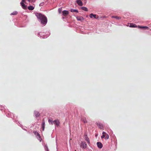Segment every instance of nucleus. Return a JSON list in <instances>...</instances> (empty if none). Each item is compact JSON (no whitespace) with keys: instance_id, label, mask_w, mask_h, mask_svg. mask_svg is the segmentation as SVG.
<instances>
[{"instance_id":"9","label":"nucleus","mask_w":151,"mask_h":151,"mask_svg":"<svg viewBox=\"0 0 151 151\" xmlns=\"http://www.w3.org/2000/svg\"><path fill=\"white\" fill-rule=\"evenodd\" d=\"M89 17L90 18H92L93 17L95 19H97L99 18V17L98 16H97L95 14H94L93 13H91L89 15Z\"/></svg>"},{"instance_id":"24","label":"nucleus","mask_w":151,"mask_h":151,"mask_svg":"<svg viewBox=\"0 0 151 151\" xmlns=\"http://www.w3.org/2000/svg\"><path fill=\"white\" fill-rule=\"evenodd\" d=\"M81 9L82 10L85 11H88V9L86 7H82L81 8Z\"/></svg>"},{"instance_id":"17","label":"nucleus","mask_w":151,"mask_h":151,"mask_svg":"<svg viewBox=\"0 0 151 151\" xmlns=\"http://www.w3.org/2000/svg\"><path fill=\"white\" fill-rule=\"evenodd\" d=\"M60 124V122L58 120L56 119L54 120V124L55 125H56L57 126H59Z\"/></svg>"},{"instance_id":"28","label":"nucleus","mask_w":151,"mask_h":151,"mask_svg":"<svg viewBox=\"0 0 151 151\" xmlns=\"http://www.w3.org/2000/svg\"><path fill=\"white\" fill-rule=\"evenodd\" d=\"M109 135L107 134H106L105 135V138L106 139H109Z\"/></svg>"},{"instance_id":"13","label":"nucleus","mask_w":151,"mask_h":151,"mask_svg":"<svg viewBox=\"0 0 151 151\" xmlns=\"http://www.w3.org/2000/svg\"><path fill=\"white\" fill-rule=\"evenodd\" d=\"M20 4L22 7V8L24 9H26L27 8V5H25L22 2H21L20 3Z\"/></svg>"},{"instance_id":"4","label":"nucleus","mask_w":151,"mask_h":151,"mask_svg":"<svg viewBox=\"0 0 151 151\" xmlns=\"http://www.w3.org/2000/svg\"><path fill=\"white\" fill-rule=\"evenodd\" d=\"M5 114L6 116L12 118V116L14 117V114L12 113H10L8 111H5Z\"/></svg>"},{"instance_id":"1","label":"nucleus","mask_w":151,"mask_h":151,"mask_svg":"<svg viewBox=\"0 0 151 151\" xmlns=\"http://www.w3.org/2000/svg\"><path fill=\"white\" fill-rule=\"evenodd\" d=\"M35 15L39 22L44 26H45L47 22V17L44 15L39 13H36Z\"/></svg>"},{"instance_id":"3","label":"nucleus","mask_w":151,"mask_h":151,"mask_svg":"<svg viewBox=\"0 0 151 151\" xmlns=\"http://www.w3.org/2000/svg\"><path fill=\"white\" fill-rule=\"evenodd\" d=\"M33 133L36 137L39 140L40 142H41L42 140V139L41 138L40 134L36 131H34Z\"/></svg>"},{"instance_id":"37","label":"nucleus","mask_w":151,"mask_h":151,"mask_svg":"<svg viewBox=\"0 0 151 151\" xmlns=\"http://www.w3.org/2000/svg\"><path fill=\"white\" fill-rule=\"evenodd\" d=\"M27 1H28L29 2H31V0H27Z\"/></svg>"},{"instance_id":"33","label":"nucleus","mask_w":151,"mask_h":151,"mask_svg":"<svg viewBox=\"0 0 151 151\" xmlns=\"http://www.w3.org/2000/svg\"><path fill=\"white\" fill-rule=\"evenodd\" d=\"M114 143H115V146L116 147V146H117V142L116 141L115 142H114Z\"/></svg>"},{"instance_id":"38","label":"nucleus","mask_w":151,"mask_h":151,"mask_svg":"<svg viewBox=\"0 0 151 151\" xmlns=\"http://www.w3.org/2000/svg\"><path fill=\"white\" fill-rule=\"evenodd\" d=\"M63 19H65V18H64V17H63Z\"/></svg>"},{"instance_id":"27","label":"nucleus","mask_w":151,"mask_h":151,"mask_svg":"<svg viewBox=\"0 0 151 151\" xmlns=\"http://www.w3.org/2000/svg\"><path fill=\"white\" fill-rule=\"evenodd\" d=\"M44 148L45 151H49L48 147L47 145H45L44 147Z\"/></svg>"},{"instance_id":"7","label":"nucleus","mask_w":151,"mask_h":151,"mask_svg":"<svg viewBox=\"0 0 151 151\" xmlns=\"http://www.w3.org/2000/svg\"><path fill=\"white\" fill-rule=\"evenodd\" d=\"M76 17L78 21H81V22H83L84 20V18L82 16H77Z\"/></svg>"},{"instance_id":"2","label":"nucleus","mask_w":151,"mask_h":151,"mask_svg":"<svg viewBox=\"0 0 151 151\" xmlns=\"http://www.w3.org/2000/svg\"><path fill=\"white\" fill-rule=\"evenodd\" d=\"M50 34V33L49 32L46 33L40 32L37 33V35L41 38L45 39Z\"/></svg>"},{"instance_id":"6","label":"nucleus","mask_w":151,"mask_h":151,"mask_svg":"<svg viewBox=\"0 0 151 151\" xmlns=\"http://www.w3.org/2000/svg\"><path fill=\"white\" fill-rule=\"evenodd\" d=\"M81 147L83 149L86 148L87 145L86 143L84 142H82L81 145Z\"/></svg>"},{"instance_id":"36","label":"nucleus","mask_w":151,"mask_h":151,"mask_svg":"<svg viewBox=\"0 0 151 151\" xmlns=\"http://www.w3.org/2000/svg\"><path fill=\"white\" fill-rule=\"evenodd\" d=\"M2 108V106L0 105V110H2V109L1 108Z\"/></svg>"},{"instance_id":"34","label":"nucleus","mask_w":151,"mask_h":151,"mask_svg":"<svg viewBox=\"0 0 151 151\" xmlns=\"http://www.w3.org/2000/svg\"><path fill=\"white\" fill-rule=\"evenodd\" d=\"M102 134L105 135V134H106V133L105 132H103Z\"/></svg>"},{"instance_id":"14","label":"nucleus","mask_w":151,"mask_h":151,"mask_svg":"<svg viewBox=\"0 0 151 151\" xmlns=\"http://www.w3.org/2000/svg\"><path fill=\"white\" fill-rule=\"evenodd\" d=\"M85 139L86 141L87 142L88 144H89L90 143V141L89 138L87 136V134H86L85 135Z\"/></svg>"},{"instance_id":"35","label":"nucleus","mask_w":151,"mask_h":151,"mask_svg":"<svg viewBox=\"0 0 151 151\" xmlns=\"http://www.w3.org/2000/svg\"><path fill=\"white\" fill-rule=\"evenodd\" d=\"M21 2H22L24 3H25V0H22V1Z\"/></svg>"},{"instance_id":"16","label":"nucleus","mask_w":151,"mask_h":151,"mask_svg":"<svg viewBox=\"0 0 151 151\" xmlns=\"http://www.w3.org/2000/svg\"><path fill=\"white\" fill-rule=\"evenodd\" d=\"M76 2L79 6H82L83 4L81 0H77Z\"/></svg>"},{"instance_id":"20","label":"nucleus","mask_w":151,"mask_h":151,"mask_svg":"<svg viewBox=\"0 0 151 151\" xmlns=\"http://www.w3.org/2000/svg\"><path fill=\"white\" fill-rule=\"evenodd\" d=\"M70 11L72 12H76L77 13L78 12V10L76 9H70Z\"/></svg>"},{"instance_id":"18","label":"nucleus","mask_w":151,"mask_h":151,"mask_svg":"<svg viewBox=\"0 0 151 151\" xmlns=\"http://www.w3.org/2000/svg\"><path fill=\"white\" fill-rule=\"evenodd\" d=\"M27 8L29 10L32 11L35 8V6H33L30 5Z\"/></svg>"},{"instance_id":"29","label":"nucleus","mask_w":151,"mask_h":151,"mask_svg":"<svg viewBox=\"0 0 151 151\" xmlns=\"http://www.w3.org/2000/svg\"><path fill=\"white\" fill-rule=\"evenodd\" d=\"M58 12L59 14H60L62 11V8L61 7L59 8L58 9Z\"/></svg>"},{"instance_id":"26","label":"nucleus","mask_w":151,"mask_h":151,"mask_svg":"<svg viewBox=\"0 0 151 151\" xmlns=\"http://www.w3.org/2000/svg\"><path fill=\"white\" fill-rule=\"evenodd\" d=\"M81 120L85 123L87 122V121L86 118L82 119Z\"/></svg>"},{"instance_id":"11","label":"nucleus","mask_w":151,"mask_h":151,"mask_svg":"<svg viewBox=\"0 0 151 151\" xmlns=\"http://www.w3.org/2000/svg\"><path fill=\"white\" fill-rule=\"evenodd\" d=\"M97 145L98 147L100 149L101 148L103 147V145L102 143L100 142H97Z\"/></svg>"},{"instance_id":"30","label":"nucleus","mask_w":151,"mask_h":151,"mask_svg":"<svg viewBox=\"0 0 151 151\" xmlns=\"http://www.w3.org/2000/svg\"><path fill=\"white\" fill-rule=\"evenodd\" d=\"M44 2H41L39 4V6H43L44 4Z\"/></svg>"},{"instance_id":"22","label":"nucleus","mask_w":151,"mask_h":151,"mask_svg":"<svg viewBox=\"0 0 151 151\" xmlns=\"http://www.w3.org/2000/svg\"><path fill=\"white\" fill-rule=\"evenodd\" d=\"M112 17L113 18H114L116 19H122V17H118L117 16H112Z\"/></svg>"},{"instance_id":"15","label":"nucleus","mask_w":151,"mask_h":151,"mask_svg":"<svg viewBox=\"0 0 151 151\" xmlns=\"http://www.w3.org/2000/svg\"><path fill=\"white\" fill-rule=\"evenodd\" d=\"M138 28L140 29H149V27L147 26H138Z\"/></svg>"},{"instance_id":"19","label":"nucleus","mask_w":151,"mask_h":151,"mask_svg":"<svg viewBox=\"0 0 151 151\" xmlns=\"http://www.w3.org/2000/svg\"><path fill=\"white\" fill-rule=\"evenodd\" d=\"M45 123L44 120H43L42 122V129L43 131L44 130L45 127Z\"/></svg>"},{"instance_id":"23","label":"nucleus","mask_w":151,"mask_h":151,"mask_svg":"<svg viewBox=\"0 0 151 151\" xmlns=\"http://www.w3.org/2000/svg\"><path fill=\"white\" fill-rule=\"evenodd\" d=\"M48 122L50 124H54V120L53 121L51 119H49L48 120Z\"/></svg>"},{"instance_id":"21","label":"nucleus","mask_w":151,"mask_h":151,"mask_svg":"<svg viewBox=\"0 0 151 151\" xmlns=\"http://www.w3.org/2000/svg\"><path fill=\"white\" fill-rule=\"evenodd\" d=\"M129 27H137V26L135 24L131 23L130 24Z\"/></svg>"},{"instance_id":"5","label":"nucleus","mask_w":151,"mask_h":151,"mask_svg":"<svg viewBox=\"0 0 151 151\" xmlns=\"http://www.w3.org/2000/svg\"><path fill=\"white\" fill-rule=\"evenodd\" d=\"M96 125L98 126L100 129H104V125L102 124L99 122L96 123Z\"/></svg>"},{"instance_id":"31","label":"nucleus","mask_w":151,"mask_h":151,"mask_svg":"<svg viewBox=\"0 0 151 151\" xmlns=\"http://www.w3.org/2000/svg\"><path fill=\"white\" fill-rule=\"evenodd\" d=\"M101 139H103L104 138H105V135L102 134V136H101Z\"/></svg>"},{"instance_id":"8","label":"nucleus","mask_w":151,"mask_h":151,"mask_svg":"<svg viewBox=\"0 0 151 151\" xmlns=\"http://www.w3.org/2000/svg\"><path fill=\"white\" fill-rule=\"evenodd\" d=\"M40 113L38 111L35 110L34 111V116L37 118L39 116Z\"/></svg>"},{"instance_id":"10","label":"nucleus","mask_w":151,"mask_h":151,"mask_svg":"<svg viewBox=\"0 0 151 151\" xmlns=\"http://www.w3.org/2000/svg\"><path fill=\"white\" fill-rule=\"evenodd\" d=\"M14 122H16V124H17L18 125L21 127L24 130L26 131V129L22 127V125L20 124V123L19 122H18V121L16 120H15V121H14Z\"/></svg>"},{"instance_id":"25","label":"nucleus","mask_w":151,"mask_h":151,"mask_svg":"<svg viewBox=\"0 0 151 151\" xmlns=\"http://www.w3.org/2000/svg\"><path fill=\"white\" fill-rule=\"evenodd\" d=\"M17 12L16 11H15L13 12L12 13L10 14L11 15H17Z\"/></svg>"},{"instance_id":"12","label":"nucleus","mask_w":151,"mask_h":151,"mask_svg":"<svg viewBox=\"0 0 151 151\" xmlns=\"http://www.w3.org/2000/svg\"><path fill=\"white\" fill-rule=\"evenodd\" d=\"M69 14L68 11L66 10H64L62 12V15L64 16H66Z\"/></svg>"},{"instance_id":"32","label":"nucleus","mask_w":151,"mask_h":151,"mask_svg":"<svg viewBox=\"0 0 151 151\" xmlns=\"http://www.w3.org/2000/svg\"><path fill=\"white\" fill-rule=\"evenodd\" d=\"M36 1V0H31V2H35Z\"/></svg>"}]
</instances>
